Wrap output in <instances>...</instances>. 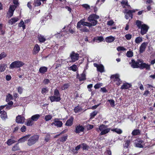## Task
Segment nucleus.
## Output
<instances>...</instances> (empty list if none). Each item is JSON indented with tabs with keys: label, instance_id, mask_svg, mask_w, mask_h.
<instances>
[{
	"label": "nucleus",
	"instance_id": "473e14b6",
	"mask_svg": "<svg viewBox=\"0 0 155 155\" xmlns=\"http://www.w3.org/2000/svg\"><path fill=\"white\" fill-rule=\"evenodd\" d=\"M69 69L70 70H71L74 71H77V70L78 68L76 65L75 64H74L72 66H70L69 68Z\"/></svg>",
	"mask_w": 155,
	"mask_h": 155
},
{
	"label": "nucleus",
	"instance_id": "a211bd4d",
	"mask_svg": "<svg viewBox=\"0 0 155 155\" xmlns=\"http://www.w3.org/2000/svg\"><path fill=\"white\" fill-rule=\"evenodd\" d=\"M30 136V135H27L21 138L18 140V143H21L25 142L29 138Z\"/></svg>",
	"mask_w": 155,
	"mask_h": 155
},
{
	"label": "nucleus",
	"instance_id": "39448f33",
	"mask_svg": "<svg viewBox=\"0 0 155 155\" xmlns=\"http://www.w3.org/2000/svg\"><path fill=\"white\" fill-rule=\"evenodd\" d=\"M39 136L35 135L31 137L28 141L27 144L29 146H31L35 144L38 140Z\"/></svg>",
	"mask_w": 155,
	"mask_h": 155
},
{
	"label": "nucleus",
	"instance_id": "f704fd0d",
	"mask_svg": "<svg viewBox=\"0 0 155 155\" xmlns=\"http://www.w3.org/2000/svg\"><path fill=\"white\" fill-rule=\"evenodd\" d=\"M86 75L84 73V71L81 75V76L79 78V79L80 81H84L86 79Z\"/></svg>",
	"mask_w": 155,
	"mask_h": 155
},
{
	"label": "nucleus",
	"instance_id": "393cba45",
	"mask_svg": "<svg viewBox=\"0 0 155 155\" xmlns=\"http://www.w3.org/2000/svg\"><path fill=\"white\" fill-rule=\"evenodd\" d=\"M82 21V25L84 26H87L89 28L91 27L92 26L91 25L89 22H85L84 21V19H83L81 20Z\"/></svg>",
	"mask_w": 155,
	"mask_h": 155
},
{
	"label": "nucleus",
	"instance_id": "c03bdc74",
	"mask_svg": "<svg viewBox=\"0 0 155 155\" xmlns=\"http://www.w3.org/2000/svg\"><path fill=\"white\" fill-rule=\"evenodd\" d=\"M19 148L18 146V143H17L13 147L12 149V150L13 151H15L19 150Z\"/></svg>",
	"mask_w": 155,
	"mask_h": 155
},
{
	"label": "nucleus",
	"instance_id": "4be33fe9",
	"mask_svg": "<svg viewBox=\"0 0 155 155\" xmlns=\"http://www.w3.org/2000/svg\"><path fill=\"white\" fill-rule=\"evenodd\" d=\"M137 141L139 143H136L135 146L136 147L139 148L143 147V146L141 144V143L143 142L142 140H140L139 139H138L137 140Z\"/></svg>",
	"mask_w": 155,
	"mask_h": 155
},
{
	"label": "nucleus",
	"instance_id": "052dcab7",
	"mask_svg": "<svg viewBox=\"0 0 155 155\" xmlns=\"http://www.w3.org/2000/svg\"><path fill=\"white\" fill-rule=\"evenodd\" d=\"M131 35L130 34H128L125 35V38L127 40H130L131 38Z\"/></svg>",
	"mask_w": 155,
	"mask_h": 155
},
{
	"label": "nucleus",
	"instance_id": "0e129e2a",
	"mask_svg": "<svg viewBox=\"0 0 155 155\" xmlns=\"http://www.w3.org/2000/svg\"><path fill=\"white\" fill-rule=\"evenodd\" d=\"M18 92L20 94H21L23 91V89L22 88L20 87H19L18 89Z\"/></svg>",
	"mask_w": 155,
	"mask_h": 155
},
{
	"label": "nucleus",
	"instance_id": "cd10ccee",
	"mask_svg": "<svg viewBox=\"0 0 155 155\" xmlns=\"http://www.w3.org/2000/svg\"><path fill=\"white\" fill-rule=\"evenodd\" d=\"M34 123V122L32 120L31 118H29L27 120L26 125L28 126L32 125Z\"/></svg>",
	"mask_w": 155,
	"mask_h": 155
},
{
	"label": "nucleus",
	"instance_id": "49530a36",
	"mask_svg": "<svg viewBox=\"0 0 155 155\" xmlns=\"http://www.w3.org/2000/svg\"><path fill=\"white\" fill-rule=\"evenodd\" d=\"M81 25H82V21L81 20L78 22L77 24V28L79 29H80L81 28Z\"/></svg>",
	"mask_w": 155,
	"mask_h": 155
},
{
	"label": "nucleus",
	"instance_id": "864d4df0",
	"mask_svg": "<svg viewBox=\"0 0 155 155\" xmlns=\"http://www.w3.org/2000/svg\"><path fill=\"white\" fill-rule=\"evenodd\" d=\"M127 56L129 57H130L133 56V53L131 51H128L126 54Z\"/></svg>",
	"mask_w": 155,
	"mask_h": 155
},
{
	"label": "nucleus",
	"instance_id": "a878e982",
	"mask_svg": "<svg viewBox=\"0 0 155 155\" xmlns=\"http://www.w3.org/2000/svg\"><path fill=\"white\" fill-rule=\"evenodd\" d=\"M40 115L39 114H36L33 115L31 118L34 122L37 121L40 117Z\"/></svg>",
	"mask_w": 155,
	"mask_h": 155
},
{
	"label": "nucleus",
	"instance_id": "09e8293b",
	"mask_svg": "<svg viewBox=\"0 0 155 155\" xmlns=\"http://www.w3.org/2000/svg\"><path fill=\"white\" fill-rule=\"evenodd\" d=\"M98 112L97 111H94L91 114V117L93 118L97 114Z\"/></svg>",
	"mask_w": 155,
	"mask_h": 155
},
{
	"label": "nucleus",
	"instance_id": "c756f323",
	"mask_svg": "<svg viewBox=\"0 0 155 155\" xmlns=\"http://www.w3.org/2000/svg\"><path fill=\"white\" fill-rule=\"evenodd\" d=\"M7 67L6 64H0V71L1 72H3L5 70Z\"/></svg>",
	"mask_w": 155,
	"mask_h": 155
},
{
	"label": "nucleus",
	"instance_id": "2f4dec72",
	"mask_svg": "<svg viewBox=\"0 0 155 155\" xmlns=\"http://www.w3.org/2000/svg\"><path fill=\"white\" fill-rule=\"evenodd\" d=\"M16 141L14 140L10 139H8L6 142L7 144L8 145L10 146L12 144L14 143Z\"/></svg>",
	"mask_w": 155,
	"mask_h": 155
},
{
	"label": "nucleus",
	"instance_id": "ea45409f",
	"mask_svg": "<svg viewBox=\"0 0 155 155\" xmlns=\"http://www.w3.org/2000/svg\"><path fill=\"white\" fill-rule=\"evenodd\" d=\"M24 22L21 20L18 24V26L20 27H22L23 30L25 28V25H24Z\"/></svg>",
	"mask_w": 155,
	"mask_h": 155
},
{
	"label": "nucleus",
	"instance_id": "bb28decb",
	"mask_svg": "<svg viewBox=\"0 0 155 155\" xmlns=\"http://www.w3.org/2000/svg\"><path fill=\"white\" fill-rule=\"evenodd\" d=\"M130 86V84H129L127 83H124L121 87L120 88L122 89H127L129 88Z\"/></svg>",
	"mask_w": 155,
	"mask_h": 155
},
{
	"label": "nucleus",
	"instance_id": "6e6d98bb",
	"mask_svg": "<svg viewBox=\"0 0 155 155\" xmlns=\"http://www.w3.org/2000/svg\"><path fill=\"white\" fill-rule=\"evenodd\" d=\"M136 24L139 28H140L141 26V22L139 20L137 21L136 22Z\"/></svg>",
	"mask_w": 155,
	"mask_h": 155
},
{
	"label": "nucleus",
	"instance_id": "bf43d9fd",
	"mask_svg": "<svg viewBox=\"0 0 155 155\" xmlns=\"http://www.w3.org/2000/svg\"><path fill=\"white\" fill-rule=\"evenodd\" d=\"M50 82V80L48 79H44L43 83L45 84H48Z\"/></svg>",
	"mask_w": 155,
	"mask_h": 155
},
{
	"label": "nucleus",
	"instance_id": "2eb2a0df",
	"mask_svg": "<svg viewBox=\"0 0 155 155\" xmlns=\"http://www.w3.org/2000/svg\"><path fill=\"white\" fill-rule=\"evenodd\" d=\"M84 128L81 125H79L76 127L75 132L76 133L79 134L81 132L84 131Z\"/></svg>",
	"mask_w": 155,
	"mask_h": 155
},
{
	"label": "nucleus",
	"instance_id": "e433bc0d",
	"mask_svg": "<svg viewBox=\"0 0 155 155\" xmlns=\"http://www.w3.org/2000/svg\"><path fill=\"white\" fill-rule=\"evenodd\" d=\"M97 70L101 72H103L104 71V66L101 64L99 65L97 68Z\"/></svg>",
	"mask_w": 155,
	"mask_h": 155
},
{
	"label": "nucleus",
	"instance_id": "ddd939ff",
	"mask_svg": "<svg viewBox=\"0 0 155 155\" xmlns=\"http://www.w3.org/2000/svg\"><path fill=\"white\" fill-rule=\"evenodd\" d=\"M25 120L24 117L21 115H18L16 118V121L17 123L20 124H23Z\"/></svg>",
	"mask_w": 155,
	"mask_h": 155
},
{
	"label": "nucleus",
	"instance_id": "338daca9",
	"mask_svg": "<svg viewBox=\"0 0 155 155\" xmlns=\"http://www.w3.org/2000/svg\"><path fill=\"white\" fill-rule=\"evenodd\" d=\"M26 130V127L25 126H23L21 129V130L22 132H25Z\"/></svg>",
	"mask_w": 155,
	"mask_h": 155
},
{
	"label": "nucleus",
	"instance_id": "3c124183",
	"mask_svg": "<svg viewBox=\"0 0 155 155\" xmlns=\"http://www.w3.org/2000/svg\"><path fill=\"white\" fill-rule=\"evenodd\" d=\"M54 95L57 96H60V94L59 91L57 89L55 90L54 91Z\"/></svg>",
	"mask_w": 155,
	"mask_h": 155
},
{
	"label": "nucleus",
	"instance_id": "20e7f679",
	"mask_svg": "<svg viewBox=\"0 0 155 155\" xmlns=\"http://www.w3.org/2000/svg\"><path fill=\"white\" fill-rule=\"evenodd\" d=\"M25 64V63L19 61H15L12 62L10 65L9 68L12 69L14 68H19Z\"/></svg>",
	"mask_w": 155,
	"mask_h": 155
},
{
	"label": "nucleus",
	"instance_id": "aec40b11",
	"mask_svg": "<svg viewBox=\"0 0 155 155\" xmlns=\"http://www.w3.org/2000/svg\"><path fill=\"white\" fill-rule=\"evenodd\" d=\"M0 117L3 120H5L6 118H7V115L6 113L3 110H0Z\"/></svg>",
	"mask_w": 155,
	"mask_h": 155
},
{
	"label": "nucleus",
	"instance_id": "1a4fd4ad",
	"mask_svg": "<svg viewBox=\"0 0 155 155\" xmlns=\"http://www.w3.org/2000/svg\"><path fill=\"white\" fill-rule=\"evenodd\" d=\"M141 62L140 64L139 68L141 69L145 68L146 69L150 70V65L148 64L143 63L142 60H140Z\"/></svg>",
	"mask_w": 155,
	"mask_h": 155
},
{
	"label": "nucleus",
	"instance_id": "79ce46f5",
	"mask_svg": "<svg viewBox=\"0 0 155 155\" xmlns=\"http://www.w3.org/2000/svg\"><path fill=\"white\" fill-rule=\"evenodd\" d=\"M80 30L81 31L84 32H88L90 31L86 27H84L81 28L80 29Z\"/></svg>",
	"mask_w": 155,
	"mask_h": 155
},
{
	"label": "nucleus",
	"instance_id": "412c9836",
	"mask_svg": "<svg viewBox=\"0 0 155 155\" xmlns=\"http://www.w3.org/2000/svg\"><path fill=\"white\" fill-rule=\"evenodd\" d=\"M18 20H19V18L17 17L13 18L9 21L8 23L9 24L12 25L16 22Z\"/></svg>",
	"mask_w": 155,
	"mask_h": 155
},
{
	"label": "nucleus",
	"instance_id": "8fccbe9b",
	"mask_svg": "<svg viewBox=\"0 0 155 155\" xmlns=\"http://www.w3.org/2000/svg\"><path fill=\"white\" fill-rule=\"evenodd\" d=\"M52 117L51 115H47L45 116V119L46 121H48L50 120L52 118Z\"/></svg>",
	"mask_w": 155,
	"mask_h": 155
},
{
	"label": "nucleus",
	"instance_id": "c85d7f7f",
	"mask_svg": "<svg viewBox=\"0 0 155 155\" xmlns=\"http://www.w3.org/2000/svg\"><path fill=\"white\" fill-rule=\"evenodd\" d=\"M38 38L39 41L41 42H45L46 40V39L45 37L41 35H38Z\"/></svg>",
	"mask_w": 155,
	"mask_h": 155
},
{
	"label": "nucleus",
	"instance_id": "603ef678",
	"mask_svg": "<svg viewBox=\"0 0 155 155\" xmlns=\"http://www.w3.org/2000/svg\"><path fill=\"white\" fill-rule=\"evenodd\" d=\"M67 138V136H64L60 139V140L61 142H64L66 140Z\"/></svg>",
	"mask_w": 155,
	"mask_h": 155
},
{
	"label": "nucleus",
	"instance_id": "9d476101",
	"mask_svg": "<svg viewBox=\"0 0 155 155\" xmlns=\"http://www.w3.org/2000/svg\"><path fill=\"white\" fill-rule=\"evenodd\" d=\"M140 28V32L142 35H144L146 34L149 28V27L145 24L142 25Z\"/></svg>",
	"mask_w": 155,
	"mask_h": 155
},
{
	"label": "nucleus",
	"instance_id": "f3484780",
	"mask_svg": "<svg viewBox=\"0 0 155 155\" xmlns=\"http://www.w3.org/2000/svg\"><path fill=\"white\" fill-rule=\"evenodd\" d=\"M53 124L58 127H62L63 125V123L62 121L58 120H54V121L53 123Z\"/></svg>",
	"mask_w": 155,
	"mask_h": 155
},
{
	"label": "nucleus",
	"instance_id": "5fc2aeb1",
	"mask_svg": "<svg viewBox=\"0 0 155 155\" xmlns=\"http://www.w3.org/2000/svg\"><path fill=\"white\" fill-rule=\"evenodd\" d=\"M82 6L87 10H89L90 8V6L87 4H83Z\"/></svg>",
	"mask_w": 155,
	"mask_h": 155
},
{
	"label": "nucleus",
	"instance_id": "6ab92c4d",
	"mask_svg": "<svg viewBox=\"0 0 155 155\" xmlns=\"http://www.w3.org/2000/svg\"><path fill=\"white\" fill-rule=\"evenodd\" d=\"M73 118L72 117H71L70 118L67 120L65 123V125L68 126H71L73 124Z\"/></svg>",
	"mask_w": 155,
	"mask_h": 155
},
{
	"label": "nucleus",
	"instance_id": "4d7b16f0",
	"mask_svg": "<svg viewBox=\"0 0 155 155\" xmlns=\"http://www.w3.org/2000/svg\"><path fill=\"white\" fill-rule=\"evenodd\" d=\"M108 101L110 103V105L112 106H115L114 104V101L113 100H108Z\"/></svg>",
	"mask_w": 155,
	"mask_h": 155
},
{
	"label": "nucleus",
	"instance_id": "13d9d810",
	"mask_svg": "<svg viewBox=\"0 0 155 155\" xmlns=\"http://www.w3.org/2000/svg\"><path fill=\"white\" fill-rule=\"evenodd\" d=\"M6 54L5 53L3 52L1 54H0V60L3 58L6 57Z\"/></svg>",
	"mask_w": 155,
	"mask_h": 155
},
{
	"label": "nucleus",
	"instance_id": "f03ea898",
	"mask_svg": "<svg viewBox=\"0 0 155 155\" xmlns=\"http://www.w3.org/2000/svg\"><path fill=\"white\" fill-rule=\"evenodd\" d=\"M99 18V16L95 14L90 15L87 18V20L90 22L92 26H94L97 23V19Z\"/></svg>",
	"mask_w": 155,
	"mask_h": 155
},
{
	"label": "nucleus",
	"instance_id": "72a5a7b5",
	"mask_svg": "<svg viewBox=\"0 0 155 155\" xmlns=\"http://www.w3.org/2000/svg\"><path fill=\"white\" fill-rule=\"evenodd\" d=\"M148 43L147 42H144L141 45L140 48H145L147 46L150 47L149 46H148Z\"/></svg>",
	"mask_w": 155,
	"mask_h": 155
},
{
	"label": "nucleus",
	"instance_id": "774afa93",
	"mask_svg": "<svg viewBox=\"0 0 155 155\" xmlns=\"http://www.w3.org/2000/svg\"><path fill=\"white\" fill-rule=\"evenodd\" d=\"M7 97L8 99L9 100H12L13 99V97L12 95L9 94H8Z\"/></svg>",
	"mask_w": 155,
	"mask_h": 155
},
{
	"label": "nucleus",
	"instance_id": "0eeeda50",
	"mask_svg": "<svg viewBox=\"0 0 155 155\" xmlns=\"http://www.w3.org/2000/svg\"><path fill=\"white\" fill-rule=\"evenodd\" d=\"M70 57L71 59V61L74 62L77 61L79 59V54L72 52L70 55Z\"/></svg>",
	"mask_w": 155,
	"mask_h": 155
},
{
	"label": "nucleus",
	"instance_id": "f257e3e1",
	"mask_svg": "<svg viewBox=\"0 0 155 155\" xmlns=\"http://www.w3.org/2000/svg\"><path fill=\"white\" fill-rule=\"evenodd\" d=\"M107 126L102 124L100 125L99 127V129L101 131L100 134L101 135H104L108 133L111 130L112 131H114L117 134H120L122 132V130L119 129H110L107 127Z\"/></svg>",
	"mask_w": 155,
	"mask_h": 155
},
{
	"label": "nucleus",
	"instance_id": "a19ab883",
	"mask_svg": "<svg viewBox=\"0 0 155 155\" xmlns=\"http://www.w3.org/2000/svg\"><path fill=\"white\" fill-rule=\"evenodd\" d=\"M81 147L84 150H87L89 148V146L87 145L86 144L82 143L81 144Z\"/></svg>",
	"mask_w": 155,
	"mask_h": 155
},
{
	"label": "nucleus",
	"instance_id": "58836bf2",
	"mask_svg": "<svg viewBox=\"0 0 155 155\" xmlns=\"http://www.w3.org/2000/svg\"><path fill=\"white\" fill-rule=\"evenodd\" d=\"M41 4V3L39 0H35L34 4L35 6H38L40 5Z\"/></svg>",
	"mask_w": 155,
	"mask_h": 155
},
{
	"label": "nucleus",
	"instance_id": "4c0bfd02",
	"mask_svg": "<svg viewBox=\"0 0 155 155\" xmlns=\"http://www.w3.org/2000/svg\"><path fill=\"white\" fill-rule=\"evenodd\" d=\"M142 40H143L142 37H137L136 38L135 41L136 43L139 44L142 42Z\"/></svg>",
	"mask_w": 155,
	"mask_h": 155
},
{
	"label": "nucleus",
	"instance_id": "6e6552de",
	"mask_svg": "<svg viewBox=\"0 0 155 155\" xmlns=\"http://www.w3.org/2000/svg\"><path fill=\"white\" fill-rule=\"evenodd\" d=\"M140 60H139L136 61L134 60H131V66L134 68H139Z\"/></svg>",
	"mask_w": 155,
	"mask_h": 155
},
{
	"label": "nucleus",
	"instance_id": "5701e85b",
	"mask_svg": "<svg viewBox=\"0 0 155 155\" xmlns=\"http://www.w3.org/2000/svg\"><path fill=\"white\" fill-rule=\"evenodd\" d=\"M115 40V38L112 36H110L107 37L105 39L106 41L107 42L110 43L113 42Z\"/></svg>",
	"mask_w": 155,
	"mask_h": 155
},
{
	"label": "nucleus",
	"instance_id": "de8ad7c7",
	"mask_svg": "<svg viewBox=\"0 0 155 155\" xmlns=\"http://www.w3.org/2000/svg\"><path fill=\"white\" fill-rule=\"evenodd\" d=\"M69 85L68 84H65L61 87V89L62 90H64L67 89L69 87Z\"/></svg>",
	"mask_w": 155,
	"mask_h": 155
},
{
	"label": "nucleus",
	"instance_id": "4468645a",
	"mask_svg": "<svg viewBox=\"0 0 155 155\" xmlns=\"http://www.w3.org/2000/svg\"><path fill=\"white\" fill-rule=\"evenodd\" d=\"M51 101L53 102L54 101L58 102L61 99L60 96H51L49 97Z\"/></svg>",
	"mask_w": 155,
	"mask_h": 155
},
{
	"label": "nucleus",
	"instance_id": "680f3d73",
	"mask_svg": "<svg viewBox=\"0 0 155 155\" xmlns=\"http://www.w3.org/2000/svg\"><path fill=\"white\" fill-rule=\"evenodd\" d=\"M50 135L48 134L47 135L45 138V141L46 142H48L50 140Z\"/></svg>",
	"mask_w": 155,
	"mask_h": 155
},
{
	"label": "nucleus",
	"instance_id": "e2e57ef3",
	"mask_svg": "<svg viewBox=\"0 0 155 155\" xmlns=\"http://www.w3.org/2000/svg\"><path fill=\"white\" fill-rule=\"evenodd\" d=\"M114 22L112 20H111L107 22V25H109L111 26L114 24Z\"/></svg>",
	"mask_w": 155,
	"mask_h": 155
},
{
	"label": "nucleus",
	"instance_id": "69168bd1",
	"mask_svg": "<svg viewBox=\"0 0 155 155\" xmlns=\"http://www.w3.org/2000/svg\"><path fill=\"white\" fill-rule=\"evenodd\" d=\"M40 49H33V53L34 54H36L39 51Z\"/></svg>",
	"mask_w": 155,
	"mask_h": 155
},
{
	"label": "nucleus",
	"instance_id": "b1692460",
	"mask_svg": "<svg viewBox=\"0 0 155 155\" xmlns=\"http://www.w3.org/2000/svg\"><path fill=\"white\" fill-rule=\"evenodd\" d=\"M47 68L46 67H41L39 69L40 72L42 74H44L47 71Z\"/></svg>",
	"mask_w": 155,
	"mask_h": 155
},
{
	"label": "nucleus",
	"instance_id": "9b49d317",
	"mask_svg": "<svg viewBox=\"0 0 155 155\" xmlns=\"http://www.w3.org/2000/svg\"><path fill=\"white\" fill-rule=\"evenodd\" d=\"M16 6L14 5L10 6L9 10L8 12V18H10L12 16L14 10L15 9Z\"/></svg>",
	"mask_w": 155,
	"mask_h": 155
},
{
	"label": "nucleus",
	"instance_id": "7ed1b4c3",
	"mask_svg": "<svg viewBox=\"0 0 155 155\" xmlns=\"http://www.w3.org/2000/svg\"><path fill=\"white\" fill-rule=\"evenodd\" d=\"M138 11V9H133L132 10H128L126 9L123 11V12L125 14V18L127 19H129L130 18L131 19L133 18V15L132 13L135 12L136 11Z\"/></svg>",
	"mask_w": 155,
	"mask_h": 155
},
{
	"label": "nucleus",
	"instance_id": "dca6fc26",
	"mask_svg": "<svg viewBox=\"0 0 155 155\" xmlns=\"http://www.w3.org/2000/svg\"><path fill=\"white\" fill-rule=\"evenodd\" d=\"M104 39L102 36H97L95 37L93 39V41L94 42H96L98 43L104 41Z\"/></svg>",
	"mask_w": 155,
	"mask_h": 155
},
{
	"label": "nucleus",
	"instance_id": "423d86ee",
	"mask_svg": "<svg viewBox=\"0 0 155 155\" xmlns=\"http://www.w3.org/2000/svg\"><path fill=\"white\" fill-rule=\"evenodd\" d=\"M120 76L118 74L112 75L110 78L112 79L114 81L116 82L117 85H119L121 83L122 81L119 78Z\"/></svg>",
	"mask_w": 155,
	"mask_h": 155
},
{
	"label": "nucleus",
	"instance_id": "f8f14e48",
	"mask_svg": "<svg viewBox=\"0 0 155 155\" xmlns=\"http://www.w3.org/2000/svg\"><path fill=\"white\" fill-rule=\"evenodd\" d=\"M120 3L122 6L124 8H127L128 9L131 8L130 5L128 4L127 0H123L120 2Z\"/></svg>",
	"mask_w": 155,
	"mask_h": 155
},
{
	"label": "nucleus",
	"instance_id": "37998d69",
	"mask_svg": "<svg viewBox=\"0 0 155 155\" xmlns=\"http://www.w3.org/2000/svg\"><path fill=\"white\" fill-rule=\"evenodd\" d=\"M48 91V89L47 88H43L41 89V93L43 94H45L47 93Z\"/></svg>",
	"mask_w": 155,
	"mask_h": 155
},
{
	"label": "nucleus",
	"instance_id": "7c9ffc66",
	"mask_svg": "<svg viewBox=\"0 0 155 155\" xmlns=\"http://www.w3.org/2000/svg\"><path fill=\"white\" fill-rule=\"evenodd\" d=\"M82 109L81 107L78 106L75 107L74 109V112L75 113H79L82 111Z\"/></svg>",
	"mask_w": 155,
	"mask_h": 155
},
{
	"label": "nucleus",
	"instance_id": "c9c22d12",
	"mask_svg": "<svg viewBox=\"0 0 155 155\" xmlns=\"http://www.w3.org/2000/svg\"><path fill=\"white\" fill-rule=\"evenodd\" d=\"M65 26L62 28V30L61 31V33H59L57 35H55L56 37L58 38V37H59V38H60L61 37V36H62V35H63V36L64 35V33H65V32H64V31H65Z\"/></svg>",
	"mask_w": 155,
	"mask_h": 155
},
{
	"label": "nucleus",
	"instance_id": "a18cd8bd",
	"mask_svg": "<svg viewBox=\"0 0 155 155\" xmlns=\"http://www.w3.org/2000/svg\"><path fill=\"white\" fill-rule=\"evenodd\" d=\"M140 133V130H134L132 132V134L133 135H138Z\"/></svg>",
	"mask_w": 155,
	"mask_h": 155
}]
</instances>
